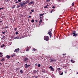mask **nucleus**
I'll return each mask as SVG.
<instances>
[{"label": "nucleus", "instance_id": "1", "mask_svg": "<svg viewBox=\"0 0 78 78\" xmlns=\"http://www.w3.org/2000/svg\"><path fill=\"white\" fill-rule=\"evenodd\" d=\"M27 4V3L25 1H23L19 3V5H21V7H23V5Z\"/></svg>", "mask_w": 78, "mask_h": 78}, {"label": "nucleus", "instance_id": "2", "mask_svg": "<svg viewBox=\"0 0 78 78\" xmlns=\"http://www.w3.org/2000/svg\"><path fill=\"white\" fill-rule=\"evenodd\" d=\"M51 31H52V30L51 29L49 31V32L48 33V34L49 35L50 37H51V35H52V34L51 32Z\"/></svg>", "mask_w": 78, "mask_h": 78}, {"label": "nucleus", "instance_id": "3", "mask_svg": "<svg viewBox=\"0 0 78 78\" xmlns=\"http://www.w3.org/2000/svg\"><path fill=\"white\" fill-rule=\"evenodd\" d=\"M44 39L46 41H48L49 40V37L47 36H44Z\"/></svg>", "mask_w": 78, "mask_h": 78}, {"label": "nucleus", "instance_id": "4", "mask_svg": "<svg viewBox=\"0 0 78 78\" xmlns=\"http://www.w3.org/2000/svg\"><path fill=\"white\" fill-rule=\"evenodd\" d=\"M23 60L24 61H25V62H28V58H24Z\"/></svg>", "mask_w": 78, "mask_h": 78}, {"label": "nucleus", "instance_id": "5", "mask_svg": "<svg viewBox=\"0 0 78 78\" xmlns=\"http://www.w3.org/2000/svg\"><path fill=\"white\" fill-rule=\"evenodd\" d=\"M72 34L73 35V37L74 36H75V37H76L77 36V35L78 34H76L75 33H73Z\"/></svg>", "mask_w": 78, "mask_h": 78}, {"label": "nucleus", "instance_id": "6", "mask_svg": "<svg viewBox=\"0 0 78 78\" xmlns=\"http://www.w3.org/2000/svg\"><path fill=\"white\" fill-rule=\"evenodd\" d=\"M19 48L16 49L15 50L14 52H19Z\"/></svg>", "mask_w": 78, "mask_h": 78}, {"label": "nucleus", "instance_id": "7", "mask_svg": "<svg viewBox=\"0 0 78 78\" xmlns=\"http://www.w3.org/2000/svg\"><path fill=\"white\" fill-rule=\"evenodd\" d=\"M29 5H32V4H34V1H32L30 2L29 3Z\"/></svg>", "mask_w": 78, "mask_h": 78}, {"label": "nucleus", "instance_id": "8", "mask_svg": "<svg viewBox=\"0 0 78 78\" xmlns=\"http://www.w3.org/2000/svg\"><path fill=\"white\" fill-rule=\"evenodd\" d=\"M16 55H15V53H13V54L12 55H11V57H14V56H15Z\"/></svg>", "mask_w": 78, "mask_h": 78}, {"label": "nucleus", "instance_id": "9", "mask_svg": "<svg viewBox=\"0 0 78 78\" xmlns=\"http://www.w3.org/2000/svg\"><path fill=\"white\" fill-rule=\"evenodd\" d=\"M48 4H47V5L46 6H44V8H45V9H46V8H48Z\"/></svg>", "mask_w": 78, "mask_h": 78}, {"label": "nucleus", "instance_id": "10", "mask_svg": "<svg viewBox=\"0 0 78 78\" xmlns=\"http://www.w3.org/2000/svg\"><path fill=\"white\" fill-rule=\"evenodd\" d=\"M2 54V52H0V57H2V56H3V55Z\"/></svg>", "mask_w": 78, "mask_h": 78}, {"label": "nucleus", "instance_id": "11", "mask_svg": "<svg viewBox=\"0 0 78 78\" xmlns=\"http://www.w3.org/2000/svg\"><path fill=\"white\" fill-rule=\"evenodd\" d=\"M42 72H44V73H45V72H45V69H43L42 70Z\"/></svg>", "mask_w": 78, "mask_h": 78}, {"label": "nucleus", "instance_id": "12", "mask_svg": "<svg viewBox=\"0 0 78 78\" xmlns=\"http://www.w3.org/2000/svg\"><path fill=\"white\" fill-rule=\"evenodd\" d=\"M51 71H54L55 70V69H54V68H51L50 69Z\"/></svg>", "mask_w": 78, "mask_h": 78}, {"label": "nucleus", "instance_id": "13", "mask_svg": "<svg viewBox=\"0 0 78 78\" xmlns=\"http://www.w3.org/2000/svg\"><path fill=\"white\" fill-rule=\"evenodd\" d=\"M6 58H7V59H9V58H11V56H9V55H7L6 57Z\"/></svg>", "mask_w": 78, "mask_h": 78}, {"label": "nucleus", "instance_id": "14", "mask_svg": "<svg viewBox=\"0 0 78 78\" xmlns=\"http://www.w3.org/2000/svg\"><path fill=\"white\" fill-rule=\"evenodd\" d=\"M30 65H27V66H26L25 67V68H26V69H27V68H28V67H30Z\"/></svg>", "mask_w": 78, "mask_h": 78}, {"label": "nucleus", "instance_id": "15", "mask_svg": "<svg viewBox=\"0 0 78 78\" xmlns=\"http://www.w3.org/2000/svg\"><path fill=\"white\" fill-rule=\"evenodd\" d=\"M5 58H3L1 60V61H5Z\"/></svg>", "mask_w": 78, "mask_h": 78}, {"label": "nucleus", "instance_id": "16", "mask_svg": "<svg viewBox=\"0 0 78 78\" xmlns=\"http://www.w3.org/2000/svg\"><path fill=\"white\" fill-rule=\"evenodd\" d=\"M57 70L58 71H59V70H61V68H57Z\"/></svg>", "mask_w": 78, "mask_h": 78}, {"label": "nucleus", "instance_id": "17", "mask_svg": "<svg viewBox=\"0 0 78 78\" xmlns=\"http://www.w3.org/2000/svg\"><path fill=\"white\" fill-rule=\"evenodd\" d=\"M71 62H73V63H74V62H74V61L73 60H71L70 61Z\"/></svg>", "mask_w": 78, "mask_h": 78}, {"label": "nucleus", "instance_id": "18", "mask_svg": "<svg viewBox=\"0 0 78 78\" xmlns=\"http://www.w3.org/2000/svg\"><path fill=\"white\" fill-rule=\"evenodd\" d=\"M33 51H37V49H35V48H33Z\"/></svg>", "mask_w": 78, "mask_h": 78}, {"label": "nucleus", "instance_id": "19", "mask_svg": "<svg viewBox=\"0 0 78 78\" xmlns=\"http://www.w3.org/2000/svg\"><path fill=\"white\" fill-rule=\"evenodd\" d=\"M20 69V68H17L16 69V70H19Z\"/></svg>", "mask_w": 78, "mask_h": 78}, {"label": "nucleus", "instance_id": "20", "mask_svg": "<svg viewBox=\"0 0 78 78\" xmlns=\"http://www.w3.org/2000/svg\"><path fill=\"white\" fill-rule=\"evenodd\" d=\"M42 22V20H41L40 21L39 23H41Z\"/></svg>", "mask_w": 78, "mask_h": 78}, {"label": "nucleus", "instance_id": "21", "mask_svg": "<svg viewBox=\"0 0 78 78\" xmlns=\"http://www.w3.org/2000/svg\"><path fill=\"white\" fill-rule=\"evenodd\" d=\"M43 15H44V14H39V16H40V17H41V16H43Z\"/></svg>", "mask_w": 78, "mask_h": 78}, {"label": "nucleus", "instance_id": "22", "mask_svg": "<svg viewBox=\"0 0 78 78\" xmlns=\"http://www.w3.org/2000/svg\"><path fill=\"white\" fill-rule=\"evenodd\" d=\"M31 22H32V23H33V22H34V20H32Z\"/></svg>", "mask_w": 78, "mask_h": 78}, {"label": "nucleus", "instance_id": "23", "mask_svg": "<svg viewBox=\"0 0 78 78\" xmlns=\"http://www.w3.org/2000/svg\"><path fill=\"white\" fill-rule=\"evenodd\" d=\"M26 2L27 3H27H29V0H28L27 1H26Z\"/></svg>", "mask_w": 78, "mask_h": 78}, {"label": "nucleus", "instance_id": "24", "mask_svg": "<svg viewBox=\"0 0 78 78\" xmlns=\"http://www.w3.org/2000/svg\"><path fill=\"white\" fill-rule=\"evenodd\" d=\"M33 72L35 73H36V71L35 70H34V71H33Z\"/></svg>", "mask_w": 78, "mask_h": 78}, {"label": "nucleus", "instance_id": "25", "mask_svg": "<svg viewBox=\"0 0 78 78\" xmlns=\"http://www.w3.org/2000/svg\"><path fill=\"white\" fill-rule=\"evenodd\" d=\"M20 72L21 73H23V71L22 70H20Z\"/></svg>", "mask_w": 78, "mask_h": 78}, {"label": "nucleus", "instance_id": "26", "mask_svg": "<svg viewBox=\"0 0 78 78\" xmlns=\"http://www.w3.org/2000/svg\"><path fill=\"white\" fill-rule=\"evenodd\" d=\"M34 77H35V78H38V76H34Z\"/></svg>", "mask_w": 78, "mask_h": 78}, {"label": "nucleus", "instance_id": "27", "mask_svg": "<svg viewBox=\"0 0 78 78\" xmlns=\"http://www.w3.org/2000/svg\"><path fill=\"white\" fill-rule=\"evenodd\" d=\"M74 5H75V3L74 2H73L72 4V6H74Z\"/></svg>", "mask_w": 78, "mask_h": 78}, {"label": "nucleus", "instance_id": "28", "mask_svg": "<svg viewBox=\"0 0 78 78\" xmlns=\"http://www.w3.org/2000/svg\"><path fill=\"white\" fill-rule=\"evenodd\" d=\"M38 67H41V64H39L38 65Z\"/></svg>", "mask_w": 78, "mask_h": 78}, {"label": "nucleus", "instance_id": "29", "mask_svg": "<svg viewBox=\"0 0 78 78\" xmlns=\"http://www.w3.org/2000/svg\"><path fill=\"white\" fill-rule=\"evenodd\" d=\"M63 74H64V73L62 72V73H61L60 74V75H63Z\"/></svg>", "mask_w": 78, "mask_h": 78}, {"label": "nucleus", "instance_id": "30", "mask_svg": "<svg viewBox=\"0 0 78 78\" xmlns=\"http://www.w3.org/2000/svg\"><path fill=\"white\" fill-rule=\"evenodd\" d=\"M76 33V31L75 30H74L73 31V33Z\"/></svg>", "mask_w": 78, "mask_h": 78}, {"label": "nucleus", "instance_id": "31", "mask_svg": "<svg viewBox=\"0 0 78 78\" xmlns=\"http://www.w3.org/2000/svg\"><path fill=\"white\" fill-rule=\"evenodd\" d=\"M20 5H17V8H20Z\"/></svg>", "mask_w": 78, "mask_h": 78}, {"label": "nucleus", "instance_id": "32", "mask_svg": "<svg viewBox=\"0 0 78 78\" xmlns=\"http://www.w3.org/2000/svg\"><path fill=\"white\" fill-rule=\"evenodd\" d=\"M4 29H5V28H8V26H6L5 27H4Z\"/></svg>", "mask_w": 78, "mask_h": 78}, {"label": "nucleus", "instance_id": "33", "mask_svg": "<svg viewBox=\"0 0 78 78\" xmlns=\"http://www.w3.org/2000/svg\"><path fill=\"white\" fill-rule=\"evenodd\" d=\"M31 11L32 12H34V10L33 9H32L31 10Z\"/></svg>", "mask_w": 78, "mask_h": 78}, {"label": "nucleus", "instance_id": "34", "mask_svg": "<svg viewBox=\"0 0 78 78\" xmlns=\"http://www.w3.org/2000/svg\"><path fill=\"white\" fill-rule=\"evenodd\" d=\"M53 62V59H51L50 62Z\"/></svg>", "mask_w": 78, "mask_h": 78}, {"label": "nucleus", "instance_id": "35", "mask_svg": "<svg viewBox=\"0 0 78 78\" xmlns=\"http://www.w3.org/2000/svg\"><path fill=\"white\" fill-rule=\"evenodd\" d=\"M15 33L16 34H19V32H16Z\"/></svg>", "mask_w": 78, "mask_h": 78}, {"label": "nucleus", "instance_id": "36", "mask_svg": "<svg viewBox=\"0 0 78 78\" xmlns=\"http://www.w3.org/2000/svg\"><path fill=\"white\" fill-rule=\"evenodd\" d=\"M17 28H15V31H17Z\"/></svg>", "mask_w": 78, "mask_h": 78}, {"label": "nucleus", "instance_id": "37", "mask_svg": "<svg viewBox=\"0 0 78 78\" xmlns=\"http://www.w3.org/2000/svg\"><path fill=\"white\" fill-rule=\"evenodd\" d=\"M2 34H5V32H3V31L2 32Z\"/></svg>", "mask_w": 78, "mask_h": 78}, {"label": "nucleus", "instance_id": "38", "mask_svg": "<svg viewBox=\"0 0 78 78\" xmlns=\"http://www.w3.org/2000/svg\"><path fill=\"white\" fill-rule=\"evenodd\" d=\"M50 0H46V2H50Z\"/></svg>", "mask_w": 78, "mask_h": 78}, {"label": "nucleus", "instance_id": "39", "mask_svg": "<svg viewBox=\"0 0 78 78\" xmlns=\"http://www.w3.org/2000/svg\"><path fill=\"white\" fill-rule=\"evenodd\" d=\"M52 60H53V61H56L57 60H55V59H53Z\"/></svg>", "mask_w": 78, "mask_h": 78}, {"label": "nucleus", "instance_id": "40", "mask_svg": "<svg viewBox=\"0 0 78 78\" xmlns=\"http://www.w3.org/2000/svg\"><path fill=\"white\" fill-rule=\"evenodd\" d=\"M52 66H51L49 67V69H51V68H52Z\"/></svg>", "mask_w": 78, "mask_h": 78}, {"label": "nucleus", "instance_id": "41", "mask_svg": "<svg viewBox=\"0 0 78 78\" xmlns=\"http://www.w3.org/2000/svg\"><path fill=\"white\" fill-rule=\"evenodd\" d=\"M4 9L3 8H0V10H1V9Z\"/></svg>", "mask_w": 78, "mask_h": 78}, {"label": "nucleus", "instance_id": "42", "mask_svg": "<svg viewBox=\"0 0 78 78\" xmlns=\"http://www.w3.org/2000/svg\"><path fill=\"white\" fill-rule=\"evenodd\" d=\"M67 71L66 70L65 71V73H67Z\"/></svg>", "mask_w": 78, "mask_h": 78}, {"label": "nucleus", "instance_id": "43", "mask_svg": "<svg viewBox=\"0 0 78 78\" xmlns=\"http://www.w3.org/2000/svg\"><path fill=\"white\" fill-rule=\"evenodd\" d=\"M53 11V10H52L51 11V13H52V12Z\"/></svg>", "mask_w": 78, "mask_h": 78}, {"label": "nucleus", "instance_id": "44", "mask_svg": "<svg viewBox=\"0 0 78 78\" xmlns=\"http://www.w3.org/2000/svg\"><path fill=\"white\" fill-rule=\"evenodd\" d=\"M4 17H5V16H3L1 17V18H4Z\"/></svg>", "mask_w": 78, "mask_h": 78}, {"label": "nucleus", "instance_id": "45", "mask_svg": "<svg viewBox=\"0 0 78 78\" xmlns=\"http://www.w3.org/2000/svg\"><path fill=\"white\" fill-rule=\"evenodd\" d=\"M19 2H21V0H18Z\"/></svg>", "mask_w": 78, "mask_h": 78}, {"label": "nucleus", "instance_id": "46", "mask_svg": "<svg viewBox=\"0 0 78 78\" xmlns=\"http://www.w3.org/2000/svg\"><path fill=\"white\" fill-rule=\"evenodd\" d=\"M29 49H27V50H26V51H29Z\"/></svg>", "mask_w": 78, "mask_h": 78}, {"label": "nucleus", "instance_id": "47", "mask_svg": "<svg viewBox=\"0 0 78 78\" xmlns=\"http://www.w3.org/2000/svg\"><path fill=\"white\" fill-rule=\"evenodd\" d=\"M15 3H19V2H18H18L16 1V2H15Z\"/></svg>", "mask_w": 78, "mask_h": 78}, {"label": "nucleus", "instance_id": "48", "mask_svg": "<svg viewBox=\"0 0 78 78\" xmlns=\"http://www.w3.org/2000/svg\"><path fill=\"white\" fill-rule=\"evenodd\" d=\"M29 18H31V16H29Z\"/></svg>", "mask_w": 78, "mask_h": 78}, {"label": "nucleus", "instance_id": "49", "mask_svg": "<svg viewBox=\"0 0 78 78\" xmlns=\"http://www.w3.org/2000/svg\"><path fill=\"white\" fill-rule=\"evenodd\" d=\"M52 8H55V6H53L52 7Z\"/></svg>", "mask_w": 78, "mask_h": 78}, {"label": "nucleus", "instance_id": "50", "mask_svg": "<svg viewBox=\"0 0 78 78\" xmlns=\"http://www.w3.org/2000/svg\"><path fill=\"white\" fill-rule=\"evenodd\" d=\"M15 8V7H13L12 8V9H14V8Z\"/></svg>", "mask_w": 78, "mask_h": 78}, {"label": "nucleus", "instance_id": "51", "mask_svg": "<svg viewBox=\"0 0 78 78\" xmlns=\"http://www.w3.org/2000/svg\"><path fill=\"white\" fill-rule=\"evenodd\" d=\"M58 0V2H61V1L62 0Z\"/></svg>", "mask_w": 78, "mask_h": 78}, {"label": "nucleus", "instance_id": "52", "mask_svg": "<svg viewBox=\"0 0 78 78\" xmlns=\"http://www.w3.org/2000/svg\"><path fill=\"white\" fill-rule=\"evenodd\" d=\"M2 46H3V47H5V44H3L2 45Z\"/></svg>", "mask_w": 78, "mask_h": 78}, {"label": "nucleus", "instance_id": "53", "mask_svg": "<svg viewBox=\"0 0 78 78\" xmlns=\"http://www.w3.org/2000/svg\"><path fill=\"white\" fill-rule=\"evenodd\" d=\"M2 22H3V21H0V23H2Z\"/></svg>", "mask_w": 78, "mask_h": 78}, {"label": "nucleus", "instance_id": "54", "mask_svg": "<svg viewBox=\"0 0 78 78\" xmlns=\"http://www.w3.org/2000/svg\"><path fill=\"white\" fill-rule=\"evenodd\" d=\"M2 37H3V38H4V37H5V36H3Z\"/></svg>", "mask_w": 78, "mask_h": 78}, {"label": "nucleus", "instance_id": "55", "mask_svg": "<svg viewBox=\"0 0 78 78\" xmlns=\"http://www.w3.org/2000/svg\"><path fill=\"white\" fill-rule=\"evenodd\" d=\"M35 22H37V20H36Z\"/></svg>", "mask_w": 78, "mask_h": 78}, {"label": "nucleus", "instance_id": "56", "mask_svg": "<svg viewBox=\"0 0 78 78\" xmlns=\"http://www.w3.org/2000/svg\"><path fill=\"white\" fill-rule=\"evenodd\" d=\"M32 12H30V14H32Z\"/></svg>", "mask_w": 78, "mask_h": 78}, {"label": "nucleus", "instance_id": "57", "mask_svg": "<svg viewBox=\"0 0 78 78\" xmlns=\"http://www.w3.org/2000/svg\"><path fill=\"white\" fill-rule=\"evenodd\" d=\"M63 56H65V54H63Z\"/></svg>", "mask_w": 78, "mask_h": 78}, {"label": "nucleus", "instance_id": "58", "mask_svg": "<svg viewBox=\"0 0 78 78\" xmlns=\"http://www.w3.org/2000/svg\"><path fill=\"white\" fill-rule=\"evenodd\" d=\"M1 39H2V40H3V38H1Z\"/></svg>", "mask_w": 78, "mask_h": 78}, {"label": "nucleus", "instance_id": "59", "mask_svg": "<svg viewBox=\"0 0 78 78\" xmlns=\"http://www.w3.org/2000/svg\"><path fill=\"white\" fill-rule=\"evenodd\" d=\"M25 65H26V66H27V64H25Z\"/></svg>", "mask_w": 78, "mask_h": 78}, {"label": "nucleus", "instance_id": "60", "mask_svg": "<svg viewBox=\"0 0 78 78\" xmlns=\"http://www.w3.org/2000/svg\"><path fill=\"white\" fill-rule=\"evenodd\" d=\"M0 65H1V66H2V63H0Z\"/></svg>", "mask_w": 78, "mask_h": 78}, {"label": "nucleus", "instance_id": "61", "mask_svg": "<svg viewBox=\"0 0 78 78\" xmlns=\"http://www.w3.org/2000/svg\"><path fill=\"white\" fill-rule=\"evenodd\" d=\"M17 37H15V39H17Z\"/></svg>", "mask_w": 78, "mask_h": 78}, {"label": "nucleus", "instance_id": "62", "mask_svg": "<svg viewBox=\"0 0 78 78\" xmlns=\"http://www.w3.org/2000/svg\"><path fill=\"white\" fill-rule=\"evenodd\" d=\"M16 7V5H14L13 7Z\"/></svg>", "mask_w": 78, "mask_h": 78}, {"label": "nucleus", "instance_id": "63", "mask_svg": "<svg viewBox=\"0 0 78 78\" xmlns=\"http://www.w3.org/2000/svg\"><path fill=\"white\" fill-rule=\"evenodd\" d=\"M3 47V45L1 46V47Z\"/></svg>", "mask_w": 78, "mask_h": 78}, {"label": "nucleus", "instance_id": "64", "mask_svg": "<svg viewBox=\"0 0 78 78\" xmlns=\"http://www.w3.org/2000/svg\"><path fill=\"white\" fill-rule=\"evenodd\" d=\"M5 31H6V32H7V30H5Z\"/></svg>", "mask_w": 78, "mask_h": 78}]
</instances>
